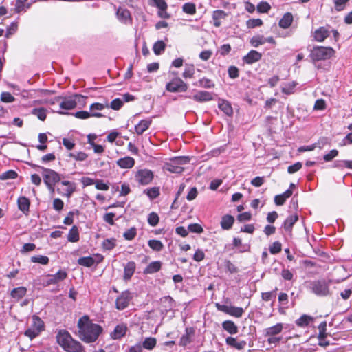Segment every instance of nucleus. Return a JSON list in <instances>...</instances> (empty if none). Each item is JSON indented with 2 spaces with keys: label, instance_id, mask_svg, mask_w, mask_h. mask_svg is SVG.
Returning <instances> with one entry per match:
<instances>
[{
  "label": "nucleus",
  "instance_id": "nucleus-1",
  "mask_svg": "<svg viewBox=\"0 0 352 352\" xmlns=\"http://www.w3.org/2000/svg\"><path fill=\"white\" fill-rule=\"evenodd\" d=\"M78 337L84 342H95L102 331V328L98 324L93 323L89 316H84L78 321Z\"/></svg>",
  "mask_w": 352,
  "mask_h": 352
},
{
  "label": "nucleus",
  "instance_id": "nucleus-2",
  "mask_svg": "<svg viewBox=\"0 0 352 352\" xmlns=\"http://www.w3.org/2000/svg\"><path fill=\"white\" fill-rule=\"evenodd\" d=\"M58 344L67 352H83L81 343L74 340L66 330H60L56 335Z\"/></svg>",
  "mask_w": 352,
  "mask_h": 352
},
{
  "label": "nucleus",
  "instance_id": "nucleus-3",
  "mask_svg": "<svg viewBox=\"0 0 352 352\" xmlns=\"http://www.w3.org/2000/svg\"><path fill=\"white\" fill-rule=\"evenodd\" d=\"M335 50L331 47L316 46L311 50L309 57L312 61L325 60L333 57Z\"/></svg>",
  "mask_w": 352,
  "mask_h": 352
},
{
  "label": "nucleus",
  "instance_id": "nucleus-4",
  "mask_svg": "<svg viewBox=\"0 0 352 352\" xmlns=\"http://www.w3.org/2000/svg\"><path fill=\"white\" fill-rule=\"evenodd\" d=\"M43 329L44 322L38 316L34 315L32 318V324L25 331V335L32 340L38 336Z\"/></svg>",
  "mask_w": 352,
  "mask_h": 352
},
{
  "label": "nucleus",
  "instance_id": "nucleus-5",
  "mask_svg": "<svg viewBox=\"0 0 352 352\" xmlns=\"http://www.w3.org/2000/svg\"><path fill=\"white\" fill-rule=\"evenodd\" d=\"M189 162L188 157H179L171 160L170 162L166 163L164 168L173 173H182L184 168L182 166Z\"/></svg>",
  "mask_w": 352,
  "mask_h": 352
},
{
  "label": "nucleus",
  "instance_id": "nucleus-6",
  "mask_svg": "<svg viewBox=\"0 0 352 352\" xmlns=\"http://www.w3.org/2000/svg\"><path fill=\"white\" fill-rule=\"evenodd\" d=\"M188 88V85L179 78H175L166 85V89L170 92H184Z\"/></svg>",
  "mask_w": 352,
  "mask_h": 352
},
{
  "label": "nucleus",
  "instance_id": "nucleus-7",
  "mask_svg": "<svg viewBox=\"0 0 352 352\" xmlns=\"http://www.w3.org/2000/svg\"><path fill=\"white\" fill-rule=\"evenodd\" d=\"M216 307L219 311H223L230 316L236 318L241 317L244 313L243 309L239 307L228 306L226 305L216 303Z\"/></svg>",
  "mask_w": 352,
  "mask_h": 352
},
{
  "label": "nucleus",
  "instance_id": "nucleus-8",
  "mask_svg": "<svg viewBox=\"0 0 352 352\" xmlns=\"http://www.w3.org/2000/svg\"><path fill=\"white\" fill-rule=\"evenodd\" d=\"M311 289L318 296H327L330 293L328 283L325 280L314 281Z\"/></svg>",
  "mask_w": 352,
  "mask_h": 352
},
{
  "label": "nucleus",
  "instance_id": "nucleus-9",
  "mask_svg": "<svg viewBox=\"0 0 352 352\" xmlns=\"http://www.w3.org/2000/svg\"><path fill=\"white\" fill-rule=\"evenodd\" d=\"M43 170V177L45 184H56L60 180V176L58 173L52 169L45 168L43 167H39Z\"/></svg>",
  "mask_w": 352,
  "mask_h": 352
},
{
  "label": "nucleus",
  "instance_id": "nucleus-10",
  "mask_svg": "<svg viewBox=\"0 0 352 352\" xmlns=\"http://www.w3.org/2000/svg\"><path fill=\"white\" fill-rule=\"evenodd\" d=\"M67 276L66 272L59 270L55 274H48L46 276V280L43 283L44 286H49L50 285H55L58 283L65 280Z\"/></svg>",
  "mask_w": 352,
  "mask_h": 352
},
{
  "label": "nucleus",
  "instance_id": "nucleus-11",
  "mask_svg": "<svg viewBox=\"0 0 352 352\" xmlns=\"http://www.w3.org/2000/svg\"><path fill=\"white\" fill-rule=\"evenodd\" d=\"M153 178L152 171L146 169L140 170L135 174V180L142 185H147Z\"/></svg>",
  "mask_w": 352,
  "mask_h": 352
},
{
  "label": "nucleus",
  "instance_id": "nucleus-12",
  "mask_svg": "<svg viewBox=\"0 0 352 352\" xmlns=\"http://www.w3.org/2000/svg\"><path fill=\"white\" fill-rule=\"evenodd\" d=\"M131 295L129 291H124L116 298V307L118 310H123L128 307L131 300Z\"/></svg>",
  "mask_w": 352,
  "mask_h": 352
},
{
  "label": "nucleus",
  "instance_id": "nucleus-13",
  "mask_svg": "<svg viewBox=\"0 0 352 352\" xmlns=\"http://www.w3.org/2000/svg\"><path fill=\"white\" fill-rule=\"evenodd\" d=\"M76 106V101L73 98H63L60 100L59 107L54 111L59 113H64L62 110H72Z\"/></svg>",
  "mask_w": 352,
  "mask_h": 352
},
{
  "label": "nucleus",
  "instance_id": "nucleus-14",
  "mask_svg": "<svg viewBox=\"0 0 352 352\" xmlns=\"http://www.w3.org/2000/svg\"><path fill=\"white\" fill-rule=\"evenodd\" d=\"M330 32L329 26H322L314 32L313 36L316 41L322 42L329 36Z\"/></svg>",
  "mask_w": 352,
  "mask_h": 352
},
{
  "label": "nucleus",
  "instance_id": "nucleus-15",
  "mask_svg": "<svg viewBox=\"0 0 352 352\" xmlns=\"http://www.w3.org/2000/svg\"><path fill=\"white\" fill-rule=\"evenodd\" d=\"M62 186H65L64 188H58L57 191L63 196L69 197L76 190V184L69 181H63Z\"/></svg>",
  "mask_w": 352,
  "mask_h": 352
},
{
  "label": "nucleus",
  "instance_id": "nucleus-16",
  "mask_svg": "<svg viewBox=\"0 0 352 352\" xmlns=\"http://www.w3.org/2000/svg\"><path fill=\"white\" fill-rule=\"evenodd\" d=\"M192 99L198 102H204L213 100L212 94L206 91H199L192 96Z\"/></svg>",
  "mask_w": 352,
  "mask_h": 352
},
{
  "label": "nucleus",
  "instance_id": "nucleus-17",
  "mask_svg": "<svg viewBox=\"0 0 352 352\" xmlns=\"http://www.w3.org/2000/svg\"><path fill=\"white\" fill-rule=\"evenodd\" d=\"M226 343L238 350L243 349L246 346V341L238 340L236 338L229 336L226 339Z\"/></svg>",
  "mask_w": 352,
  "mask_h": 352
},
{
  "label": "nucleus",
  "instance_id": "nucleus-18",
  "mask_svg": "<svg viewBox=\"0 0 352 352\" xmlns=\"http://www.w3.org/2000/svg\"><path fill=\"white\" fill-rule=\"evenodd\" d=\"M261 57V53L252 50L243 58V60L247 64H252L260 60Z\"/></svg>",
  "mask_w": 352,
  "mask_h": 352
},
{
  "label": "nucleus",
  "instance_id": "nucleus-19",
  "mask_svg": "<svg viewBox=\"0 0 352 352\" xmlns=\"http://www.w3.org/2000/svg\"><path fill=\"white\" fill-rule=\"evenodd\" d=\"M283 326L282 323H277L274 326L265 328L263 330V335L265 336H275L283 331Z\"/></svg>",
  "mask_w": 352,
  "mask_h": 352
},
{
  "label": "nucleus",
  "instance_id": "nucleus-20",
  "mask_svg": "<svg viewBox=\"0 0 352 352\" xmlns=\"http://www.w3.org/2000/svg\"><path fill=\"white\" fill-rule=\"evenodd\" d=\"M151 122L152 120L150 118L141 120L137 125L135 126V133L138 135H142L149 128Z\"/></svg>",
  "mask_w": 352,
  "mask_h": 352
},
{
  "label": "nucleus",
  "instance_id": "nucleus-21",
  "mask_svg": "<svg viewBox=\"0 0 352 352\" xmlns=\"http://www.w3.org/2000/svg\"><path fill=\"white\" fill-rule=\"evenodd\" d=\"M135 263L133 261H129L128 262L126 265L124 266V279L125 280H129L131 279L132 276L133 275L135 270Z\"/></svg>",
  "mask_w": 352,
  "mask_h": 352
},
{
  "label": "nucleus",
  "instance_id": "nucleus-22",
  "mask_svg": "<svg viewBox=\"0 0 352 352\" xmlns=\"http://www.w3.org/2000/svg\"><path fill=\"white\" fill-rule=\"evenodd\" d=\"M126 325L124 324H120L115 327L111 336L113 339H120L126 334Z\"/></svg>",
  "mask_w": 352,
  "mask_h": 352
},
{
  "label": "nucleus",
  "instance_id": "nucleus-23",
  "mask_svg": "<svg viewBox=\"0 0 352 352\" xmlns=\"http://www.w3.org/2000/svg\"><path fill=\"white\" fill-rule=\"evenodd\" d=\"M116 14L119 20L122 23H128L131 21V14L128 10L123 8H119Z\"/></svg>",
  "mask_w": 352,
  "mask_h": 352
},
{
  "label": "nucleus",
  "instance_id": "nucleus-24",
  "mask_svg": "<svg viewBox=\"0 0 352 352\" xmlns=\"http://www.w3.org/2000/svg\"><path fill=\"white\" fill-rule=\"evenodd\" d=\"M227 16V14L221 10H214L212 12L213 24L215 27L218 28L221 25V19H224Z\"/></svg>",
  "mask_w": 352,
  "mask_h": 352
},
{
  "label": "nucleus",
  "instance_id": "nucleus-25",
  "mask_svg": "<svg viewBox=\"0 0 352 352\" xmlns=\"http://www.w3.org/2000/svg\"><path fill=\"white\" fill-rule=\"evenodd\" d=\"M116 163L121 168H131L134 166L135 160L133 157H125L119 159Z\"/></svg>",
  "mask_w": 352,
  "mask_h": 352
},
{
  "label": "nucleus",
  "instance_id": "nucleus-26",
  "mask_svg": "<svg viewBox=\"0 0 352 352\" xmlns=\"http://www.w3.org/2000/svg\"><path fill=\"white\" fill-rule=\"evenodd\" d=\"M222 327L230 334H236L239 331L237 325L232 320H226L223 322Z\"/></svg>",
  "mask_w": 352,
  "mask_h": 352
},
{
  "label": "nucleus",
  "instance_id": "nucleus-27",
  "mask_svg": "<svg viewBox=\"0 0 352 352\" xmlns=\"http://www.w3.org/2000/svg\"><path fill=\"white\" fill-rule=\"evenodd\" d=\"M293 20L292 14L291 12H286L279 21L278 25L280 28L286 29L292 25Z\"/></svg>",
  "mask_w": 352,
  "mask_h": 352
},
{
  "label": "nucleus",
  "instance_id": "nucleus-28",
  "mask_svg": "<svg viewBox=\"0 0 352 352\" xmlns=\"http://www.w3.org/2000/svg\"><path fill=\"white\" fill-rule=\"evenodd\" d=\"M27 293V289L25 287H19L13 289L10 292L12 298L16 300L21 299Z\"/></svg>",
  "mask_w": 352,
  "mask_h": 352
},
{
  "label": "nucleus",
  "instance_id": "nucleus-29",
  "mask_svg": "<svg viewBox=\"0 0 352 352\" xmlns=\"http://www.w3.org/2000/svg\"><path fill=\"white\" fill-rule=\"evenodd\" d=\"M162 263L160 261H153L144 269V274H153L160 270Z\"/></svg>",
  "mask_w": 352,
  "mask_h": 352
},
{
  "label": "nucleus",
  "instance_id": "nucleus-30",
  "mask_svg": "<svg viewBox=\"0 0 352 352\" xmlns=\"http://www.w3.org/2000/svg\"><path fill=\"white\" fill-rule=\"evenodd\" d=\"M19 209L24 213L29 211L30 202L25 197H20L17 201Z\"/></svg>",
  "mask_w": 352,
  "mask_h": 352
},
{
  "label": "nucleus",
  "instance_id": "nucleus-31",
  "mask_svg": "<svg viewBox=\"0 0 352 352\" xmlns=\"http://www.w3.org/2000/svg\"><path fill=\"white\" fill-rule=\"evenodd\" d=\"M234 221V218L229 214L225 215L222 217L221 221V226L223 230H229L232 228Z\"/></svg>",
  "mask_w": 352,
  "mask_h": 352
},
{
  "label": "nucleus",
  "instance_id": "nucleus-32",
  "mask_svg": "<svg viewBox=\"0 0 352 352\" xmlns=\"http://www.w3.org/2000/svg\"><path fill=\"white\" fill-rule=\"evenodd\" d=\"M298 220V216L294 214L288 217L284 222V229L291 232L293 226Z\"/></svg>",
  "mask_w": 352,
  "mask_h": 352
},
{
  "label": "nucleus",
  "instance_id": "nucleus-33",
  "mask_svg": "<svg viewBox=\"0 0 352 352\" xmlns=\"http://www.w3.org/2000/svg\"><path fill=\"white\" fill-rule=\"evenodd\" d=\"M219 108L226 115L231 116L233 113L231 104L226 100H221L219 102Z\"/></svg>",
  "mask_w": 352,
  "mask_h": 352
},
{
  "label": "nucleus",
  "instance_id": "nucleus-34",
  "mask_svg": "<svg viewBox=\"0 0 352 352\" xmlns=\"http://www.w3.org/2000/svg\"><path fill=\"white\" fill-rule=\"evenodd\" d=\"M75 116L77 118H80V119H87L91 116L96 117V118H101L103 116V115L100 113L93 112L92 113H89L87 111H81L76 112L75 113Z\"/></svg>",
  "mask_w": 352,
  "mask_h": 352
},
{
  "label": "nucleus",
  "instance_id": "nucleus-35",
  "mask_svg": "<svg viewBox=\"0 0 352 352\" xmlns=\"http://www.w3.org/2000/svg\"><path fill=\"white\" fill-rule=\"evenodd\" d=\"M313 320L314 318L304 314L296 321V324L299 327H303L307 326Z\"/></svg>",
  "mask_w": 352,
  "mask_h": 352
},
{
  "label": "nucleus",
  "instance_id": "nucleus-36",
  "mask_svg": "<svg viewBox=\"0 0 352 352\" xmlns=\"http://www.w3.org/2000/svg\"><path fill=\"white\" fill-rule=\"evenodd\" d=\"M95 260L91 256L80 257L78 259V263L85 267H91L95 263Z\"/></svg>",
  "mask_w": 352,
  "mask_h": 352
},
{
  "label": "nucleus",
  "instance_id": "nucleus-37",
  "mask_svg": "<svg viewBox=\"0 0 352 352\" xmlns=\"http://www.w3.org/2000/svg\"><path fill=\"white\" fill-rule=\"evenodd\" d=\"M156 343H157V341L155 338L149 337V338H146L144 340L142 346V348H144V349H148V350H152L155 346Z\"/></svg>",
  "mask_w": 352,
  "mask_h": 352
},
{
  "label": "nucleus",
  "instance_id": "nucleus-38",
  "mask_svg": "<svg viewBox=\"0 0 352 352\" xmlns=\"http://www.w3.org/2000/svg\"><path fill=\"white\" fill-rule=\"evenodd\" d=\"M182 11L190 15L195 14L196 13V6L193 3H186L182 6Z\"/></svg>",
  "mask_w": 352,
  "mask_h": 352
},
{
  "label": "nucleus",
  "instance_id": "nucleus-39",
  "mask_svg": "<svg viewBox=\"0 0 352 352\" xmlns=\"http://www.w3.org/2000/svg\"><path fill=\"white\" fill-rule=\"evenodd\" d=\"M32 114L36 116L40 120L44 121L46 118V109L44 108H35L32 111Z\"/></svg>",
  "mask_w": 352,
  "mask_h": 352
},
{
  "label": "nucleus",
  "instance_id": "nucleus-40",
  "mask_svg": "<svg viewBox=\"0 0 352 352\" xmlns=\"http://www.w3.org/2000/svg\"><path fill=\"white\" fill-rule=\"evenodd\" d=\"M67 239L70 242H76L79 240V234L76 226H73L69 230Z\"/></svg>",
  "mask_w": 352,
  "mask_h": 352
},
{
  "label": "nucleus",
  "instance_id": "nucleus-41",
  "mask_svg": "<svg viewBox=\"0 0 352 352\" xmlns=\"http://www.w3.org/2000/svg\"><path fill=\"white\" fill-rule=\"evenodd\" d=\"M28 0H16L14 11L16 13H19L21 11L24 10L25 8H29L31 6V3H28L26 5V2Z\"/></svg>",
  "mask_w": 352,
  "mask_h": 352
},
{
  "label": "nucleus",
  "instance_id": "nucleus-42",
  "mask_svg": "<svg viewBox=\"0 0 352 352\" xmlns=\"http://www.w3.org/2000/svg\"><path fill=\"white\" fill-rule=\"evenodd\" d=\"M165 47L166 44L164 42L162 41H158L154 43L153 50L156 55H160L164 51Z\"/></svg>",
  "mask_w": 352,
  "mask_h": 352
},
{
  "label": "nucleus",
  "instance_id": "nucleus-43",
  "mask_svg": "<svg viewBox=\"0 0 352 352\" xmlns=\"http://www.w3.org/2000/svg\"><path fill=\"white\" fill-rule=\"evenodd\" d=\"M148 245L152 250L157 252L161 251L164 248V245L160 241L155 239L149 240Z\"/></svg>",
  "mask_w": 352,
  "mask_h": 352
},
{
  "label": "nucleus",
  "instance_id": "nucleus-44",
  "mask_svg": "<svg viewBox=\"0 0 352 352\" xmlns=\"http://www.w3.org/2000/svg\"><path fill=\"white\" fill-rule=\"evenodd\" d=\"M250 42L253 47H258L265 43V38L263 36H255L250 39Z\"/></svg>",
  "mask_w": 352,
  "mask_h": 352
},
{
  "label": "nucleus",
  "instance_id": "nucleus-45",
  "mask_svg": "<svg viewBox=\"0 0 352 352\" xmlns=\"http://www.w3.org/2000/svg\"><path fill=\"white\" fill-rule=\"evenodd\" d=\"M186 333L182 336L179 342V344L182 346H186L190 342V336L194 332L191 329H186Z\"/></svg>",
  "mask_w": 352,
  "mask_h": 352
},
{
  "label": "nucleus",
  "instance_id": "nucleus-46",
  "mask_svg": "<svg viewBox=\"0 0 352 352\" xmlns=\"http://www.w3.org/2000/svg\"><path fill=\"white\" fill-rule=\"evenodd\" d=\"M17 173L14 170H9L0 175V180L15 179L17 177Z\"/></svg>",
  "mask_w": 352,
  "mask_h": 352
},
{
  "label": "nucleus",
  "instance_id": "nucleus-47",
  "mask_svg": "<svg viewBox=\"0 0 352 352\" xmlns=\"http://www.w3.org/2000/svg\"><path fill=\"white\" fill-rule=\"evenodd\" d=\"M116 240L113 238L107 239L102 242V248L106 250H111L116 246Z\"/></svg>",
  "mask_w": 352,
  "mask_h": 352
},
{
  "label": "nucleus",
  "instance_id": "nucleus-48",
  "mask_svg": "<svg viewBox=\"0 0 352 352\" xmlns=\"http://www.w3.org/2000/svg\"><path fill=\"white\" fill-rule=\"evenodd\" d=\"M123 106V100L121 98H116L111 101V102L109 103V108H111L113 110L118 111Z\"/></svg>",
  "mask_w": 352,
  "mask_h": 352
},
{
  "label": "nucleus",
  "instance_id": "nucleus-49",
  "mask_svg": "<svg viewBox=\"0 0 352 352\" xmlns=\"http://www.w3.org/2000/svg\"><path fill=\"white\" fill-rule=\"evenodd\" d=\"M49 258L46 256H34L31 258V261L33 263H38L43 265H47L49 263Z\"/></svg>",
  "mask_w": 352,
  "mask_h": 352
},
{
  "label": "nucleus",
  "instance_id": "nucleus-50",
  "mask_svg": "<svg viewBox=\"0 0 352 352\" xmlns=\"http://www.w3.org/2000/svg\"><path fill=\"white\" fill-rule=\"evenodd\" d=\"M69 156L76 161H85L88 157L84 152L70 153Z\"/></svg>",
  "mask_w": 352,
  "mask_h": 352
},
{
  "label": "nucleus",
  "instance_id": "nucleus-51",
  "mask_svg": "<svg viewBox=\"0 0 352 352\" xmlns=\"http://www.w3.org/2000/svg\"><path fill=\"white\" fill-rule=\"evenodd\" d=\"M349 1L350 0H333L335 9L338 12L343 10Z\"/></svg>",
  "mask_w": 352,
  "mask_h": 352
},
{
  "label": "nucleus",
  "instance_id": "nucleus-52",
  "mask_svg": "<svg viewBox=\"0 0 352 352\" xmlns=\"http://www.w3.org/2000/svg\"><path fill=\"white\" fill-rule=\"evenodd\" d=\"M263 25V21L260 19H251L247 21L246 25L248 28H254Z\"/></svg>",
  "mask_w": 352,
  "mask_h": 352
},
{
  "label": "nucleus",
  "instance_id": "nucleus-53",
  "mask_svg": "<svg viewBox=\"0 0 352 352\" xmlns=\"http://www.w3.org/2000/svg\"><path fill=\"white\" fill-rule=\"evenodd\" d=\"M105 108H109V102L106 101L104 103L96 102L90 106V110L94 111L95 110L101 111Z\"/></svg>",
  "mask_w": 352,
  "mask_h": 352
},
{
  "label": "nucleus",
  "instance_id": "nucleus-54",
  "mask_svg": "<svg viewBox=\"0 0 352 352\" xmlns=\"http://www.w3.org/2000/svg\"><path fill=\"white\" fill-rule=\"evenodd\" d=\"M160 218L157 213L151 212L148 217V222L151 226H156L159 223Z\"/></svg>",
  "mask_w": 352,
  "mask_h": 352
},
{
  "label": "nucleus",
  "instance_id": "nucleus-55",
  "mask_svg": "<svg viewBox=\"0 0 352 352\" xmlns=\"http://www.w3.org/2000/svg\"><path fill=\"white\" fill-rule=\"evenodd\" d=\"M136 228H131L129 230H127L124 234L123 236L126 240H132L135 238L136 236Z\"/></svg>",
  "mask_w": 352,
  "mask_h": 352
},
{
  "label": "nucleus",
  "instance_id": "nucleus-56",
  "mask_svg": "<svg viewBox=\"0 0 352 352\" xmlns=\"http://www.w3.org/2000/svg\"><path fill=\"white\" fill-rule=\"evenodd\" d=\"M271 8L270 5L266 1H261L257 6V10L261 13L267 12Z\"/></svg>",
  "mask_w": 352,
  "mask_h": 352
},
{
  "label": "nucleus",
  "instance_id": "nucleus-57",
  "mask_svg": "<svg viewBox=\"0 0 352 352\" xmlns=\"http://www.w3.org/2000/svg\"><path fill=\"white\" fill-rule=\"evenodd\" d=\"M296 85L295 82H289L283 87H282V92L286 94H291L294 93V89Z\"/></svg>",
  "mask_w": 352,
  "mask_h": 352
},
{
  "label": "nucleus",
  "instance_id": "nucleus-58",
  "mask_svg": "<svg viewBox=\"0 0 352 352\" xmlns=\"http://www.w3.org/2000/svg\"><path fill=\"white\" fill-rule=\"evenodd\" d=\"M1 100L3 102H12L15 100V98L10 93L3 92L1 94Z\"/></svg>",
  "mask_w": 352,
  "mask_h": 352
},
{
  "label": "nucleus",
  "instance_id": "nucleus-59",
  "mask_svg": "<svg viewBox=\"0 0 352 352\" xmlns=\"http://www.w3.org/2000/svg\"><path fill=\"white\" fill-rule=\"evenodd\" d=\"M277 290V288L275 289V290L268 292H263L261 294V298L263 300L265 301H270L273 298H275L276 296V291Z\"/></svg>",
  "mask_w": 352,
  "mask_h": 352
},
{
  "label": "nucleus",
  "instance_id": "nucleus-60",
  "mask_svg": "<svg viewBox=\"0 0 352 352\" xmlns=\"http://www.w3.org/2000/svg\"><path fill=\"white\" fill-rule=\"evenodd\" d=\"M195 74V69L193 65H190L186 67L182 76L184 78H192Z\"/></svg>",
  "mask_w": 352,
  "mask_h": 352
},
{
  "label": "nucleus",
  "instance_id": "nucleus-61",
  "mask_svg": "<svg viewBox=\"0 0 352 352\" xmlns=\"http://www.w3.org/2000/svg\"><path fill=\"white\" fill-rule=\"evenodd\" d=\"M281 243L278 241H276L270 247V252L273 254L279 253L281 251Z\"/></svg>",
  "mask_w": 352,
  "mask_h": 352
},
{
  "label": "nucleus",
  "instance_id": "nucleus-62",
  "mask_svg": "<svg viewBox=\"0 0 352 352\" xmlns=\"http://www.w3.org/2000/svg\"><path fill=\"white\" fill-rule=\"evenodd\" d=\"M95 186H96V188L100 190H109V186L101 179L96 180Z\"/></svg>",
  "mask_w": 352,
  "mask_h": 352
},
{
  "label": "nucleus",
  "instance_id": "nucleus-63",
  "mask_svg": "<svg viewBox=\"0 0 352 352\" xmlns=\"http://www.w3.org/2000/svg\"><path fill=\"white\" fill-rule=\"evenodd\" d=\"M338 151L336 149H333L330 152L324 155L323 159L326 162L331 161L334 157L338 156Z\"/></svg>",
  "mask_w": 352,
  "mask_h": 352
},
{
  "label": "nucleus",
  "instance_id": "nucleus-64",
  "mask_svg": "<svg viewBox=\"0 0 352 352\" xmlns=\"http://www.w3.org/2000/svg\"><path fill=\"white\" fill-rule=\"evenodd\" d=\"M146 194L151 199H155L159 196L160 190L157 187H153V188L148 189L147 190Z\"/></svg>",
  "mask_w": 352,
  "mask_h": 352
}]
</instances>
